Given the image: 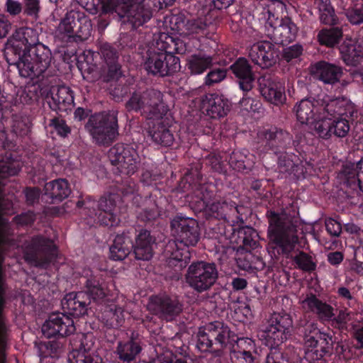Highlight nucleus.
<instances>
[{
	"label": "nucleus",
	"instance_id": "obj_1",
	"mask_svg": "<svg viewBox=\"0 0 363 363\" xmlns=\"http://www.w3.org/2000/svg\"><path fill=\"white\" fill-rule=\"evenodd\" d=\"M138 145L126 143H116L108 152V157L112 165L116 166L118 172L128 177L116 181L112 191L102 196L99 201L87 196L77 202V207L82 213L93 219L101 226L113 227L120 222L116 207L118 201H130L136 207L140 208L137 213L138 220L146 225H152L162 215L155 199L150 194L143 198L137 194V184L130 177L134 174L140 165V157L137 151Z\"/></svg>",
	"mask_w": 363,
	"mask_h": 363
},
{
	"label": "nucleus",
	"instance_id": "obj_2",
	"mask_svg": "<svg viewBox=\"0 0 363 363\" xmlns=\"http://www.w3.org/2000/svg\"><path fill=\"white\" fill-rule=\"evenodd\" d=\"M4 56L10 65L16 66L19 74L30 78L38 86H45L53 75L48 70L52 60L49 48L38 39L36 30L21 27L8 39Z\"/></svg>",
	"mask_w": 363,
	"mask_h": 363
},
{
	"label": "nucleus",
	"instance_id": "obj_3",
	"mask_svg": "<svg viewBox=\"0 0 363 363\" xmlns=\"http://www.w3.org/2000/svg\"><path fill=\"white\" fill-rule=\"evenodd\" d=\"M266 216L269 223L267 250L271 257L277 260L280 257L292 260L303 272L315 271L317 264L313 257L298 248L299 220L295 211L291 214L284 208L280 213L270 208L267 211Z\"/></svg>",
	"mask_w": 363,
	"mask_h": 363
},
{
	"label": "nucleus",
	"instance_id": "obj_4",
	"mask_svg": "<svg viewBox=\"0 0 363 363\" xmlns=\"http://www.w3.org/2000/svg\"><path fill=\"white\" fill-rule=\"evenodd\" d=\"M216 345L215 350L220 347H229L232 363H255L257 347L255 340L238 335L223 321H213L199 328L197 334L196 347L206 350Z\"/></svg>",
	"mask_w": 363,
	"mask_h": 363
},
{
	"label": "nucleus",
	"instance_id": "obj_5",
	"mask_svg": "<svg viewBox=\"0 0 363 363\" xmlns=\"http://www.w3.org/2000/svg\"><path fill=\"white\" fill-rule=\"evenodd\" d=\"M179 187L183 191L192 192L190 205L197 212L219 220H227L232 211H236V204L217 195L218 187L212 182H206L198 170L186 172L181 179Z\"/></svg>",
	"mask_w": 363,
	"mask_h": 363
},
{
	"label": "nucleus",
	"instance_id": "obj_6",
	"mask_svg": "<svg viewBox=\"0 0 363 363\" xmlns=\"http://www.w3.org/2000/svg\"><path fill=\"white\" fill-rule=\"evenodd\" d=\"M175 240L169 242L165 248L167 263L175 272L184 269L191 259L189 247H194L200 239L198 222L189 217L177 214L171 221Z\"/></svg>",
	"mask_w": 363,
	"mask_h": 363
},
{
	"label": "nucleus",
	"instance_id": "obj_7",
	"mask_svg": "<svg viewBox=\"0 0 363 363\" xmlns=\"http://www.w3.org/2000/svg\"><path fill=\"white\" fill-rule=\"evenodd\" d=\"M326 114L315 123L314 130L318 137L328 140L332 136L345 138L351 128L357 110L345 97L333 98L328 104Z\"/></svg>",
	"mask_w": 363,
	"mask_h": 363
},
{
	"label": "nucleus",
	"instance_id": "obj_8",
	"mask_svg": "<svg viewBox=\"0 0 363 363\" xmlns=\"http://www.w3.org/2000/svg\"><path fill=\"white\" fill-rule=\"evenodd\" d=\"M91 112L89 109L78 107L74 112V118L78 121L87 118L84 128L93 143L100 147L111 146L119 135L118 111Z\"/></svg>",
	"mask_w": 363,
	"mask_h": 363
},
{
	"label": "nucleus",
	"instance_id": "obj_9",
	"mask_svg": "<svg viewBox=\"0 0 363 363\" xmlns=\"http://www.w3.org/2000/svg\"><path fill=\"white\" fill-rule=\"evenodd\" d=\"M155 242V237L146 229H141L138 234L134 228L123 231L116 235L110 247V259L123 260L133 250L136 259L150 260L153 256Z\"/></svg>",
	"mask_w": 363,
	"mask_h": 363
},
{
	"label": "nucleus",
	"instance_id": "obj_10",
	"mask_svg": "<svg viewBox=\"0 0 363 363\" xmlns=\"http://www.w3.org/2000/svg\"><path fill=\"white\" fill-rule=\"evenodd\" d=\"M169 48V42L162 40L146 47L142 57L143 68L148 75L164 77L179 70L180 60Z\"/></svg>",
	"mask_w": 363,
	"mask_h": 363
},
{
	"label": "nucleus",
	"instance_id": "obj_11",
	"mask_svg": "<svg viewBox=\"0 0 363 363\" xmlns=\"http://www.w3.org/2000/svg\"><path fill=\"white\" fill-rule=\"evenodd\" d=\"M266 328L258 333L262 344L270 348L265 363H289L284 354L277 347L287 339L292 326V320L288 314L273 313Z\"/></svg>",
	"mask_w": 363,
	"mask_h": 363
},
{
	"label": "nucleus",
	"instance_id": "obj_12",
	"mask_svg": "<svg viewBox=\"0 0 363 363\" xmlns=\"http://www.w3.org/2000/svg\"><path fill=\"white\" fill-rule=\"evenodd\" d=\"M125 108L148 120L162 119L169 111L163 100V94L153 88L133 92L125 103Z\"/></svg>",
	"mask_w": 363,
	"mask_h": 363
},
{
	"label": "nucleus",
	"instance_id": "obj_13",
	"mask_svg": "<svg viewBox=\"0 0 363 363\" xmlns=\"http://www.w3.org/2000/svg\"><path fill=\"white\" fill-rule=\"evenodd\" d=\"M304 343V358L308 362L321 361L330 357L333 350L332 335L321 332L314 323L307 322L298 328Z\"/></svg>",
	"mask_w": 363,
	"mask_h": 363
},
{
	"label": "nucleus",
	"instance_id": "obj_14",
	"mask_svg": "<svg viewBox=\"0 0 363 363\" xmlns=\"http://www.w3.org/2000/svg\"><path fill=\"white\" fill-rule=\"evenodd\" d=\"M91 20L84 11L71 9L61 18L56 36L67 42L84 41L91 35Z\"/></svg>",
	"mask_w": 363,
	"mask_h": 363
},
{
	"label": "nucleus",
	"instance_id": "obj_15",
	"mask_svg": "<svg viewBox=\"0 0 363 363\" xmlns=\"http://www.w3.org/2000/svg\"><path fill=\"white\" fill-rule=\"evenodd\" d=\"M257 149L261 153L278 155L291 145L297 149L298 143L287 130L276 125H265L258 129L256 137Z\"/></svg>",
	"mask_w": 363,
	"mask_h": 363
},
{
	"label": "nucleus",
	"instance_id": "obj_16",
	"mask_svg": "<svg viewBox=\"0 0 363 363\" xmlns=\"http://www.w3.org/2000/svg\"><path fill=\"white\" fill-rule=\"evenodd\" d=\"M59 250L55 242L42 235H34L24 249L26 262L34 267L47 269L57 261Z\"/></svg>",
	"mask_w": 363,
	"mask_h": 363
},
{
	"label": "nucleus",
	"instance_id": "obj_17",
	"mask_svg": "<svg viewBox=\"0 0 363 363\" xmlns=\"http://www.w3.org/2000/svg\"><path fill=\"white\" fill-rule=\"evenodd\" d=\"M317 93H310L306 98L301 99L294 106L296 118L302 124L313 123L323 118L326 114L328 104L332 98L317 87Z\"/></svg>",
	"mask_w": 363,
	"mask_h": 363
},
{
	"label": "nucleus",
	"instance_id": "obj_18",
	"mask_svg": "<svg viewBox=\"0 0 363 363\" xmlns=\"http://www.w3.org/2000/svg\"><path fill=\"white\" fill-rule=\"evenodd\" d=\"M133 43L128 38H121L118 44L101 43L99 45V54L105 64V79L107 82L118 80L123 75L120 56L123 51L132 49Z\"/></svg>",
	"mask_w": 363,
	"mask_h": 363
},
{
	"label": "nucleus",
	"instance_id": "obj_19",
	"mask_svg": "<svg viewBox=\"0 0 363 363\" xmlns=\"http://www.w3.org/2000/svg\"><path fill=\"white\" fill-rule=\"evenodd\" d=\"M298 27L288 16L279 17L267 11L265 34L274 44L287 45L296 40Z\"/></svg>",
	"mask_w": 363,
	"mask_h": 363
},
{
	"label": "nucleus",
	"instance_id": "obj_20",
	"mask_svg": "<svg viewBox=\"0 0 363 363\" xmlns=\"http://www.w3.org/2000/svg\"><path fill=\"white\" fill-rule=\"evenodd\" d=\"M218 272L216 264L205 261L193 262L188 267L186 280L199 293L209 290L216 282Z\"/></svg>",
	"mask_w": 363,
	"mask_h": 363
},
{
	"label": "nucleus",
	"instance_id": "obj_21",
	"mask_svg": "<svg viewBox=\"0 0 363 363\" xmlns=\"http://www.w3.org/2000/svg\"><path fill=\"white\" fill-rule=\"evenodd\" d=\"M147 311L161 320H174L183 311V303L176 296L167 294L152 295L149 298Z\"/></svg>",
	"mask_w": 363,
	"mask_h": 363
},
{
	"label": "nucleus",
	"instance_id": "obj_22",
	"mask_svg": "<svg viewBox=\"0 0 363 363\" xmlns=\"http://www.w3.org/2000/svg\"><path fill=\"white\" fill-rule=\"evenodd\" d=\"M52 82L47 81L45 86H38L41 89L50 87L46 98L50 108L56 113L61 115L62 113H67L74 105V91L66 86H55L56 77H51Z\"/></svg>",
	"mask_w": 363,
	"mask_h": 363
},
{
	"label": "nucleus",
	"instance_id": "obj_23",
	"mask_svg": "<svg viewBox=\"0 0 363 363\" xmlns=\"http://www.w3.org/2000/svg\"><path fill=\"white\" fill-rule=\"evenodd\" d=\"M75 330L73 318L64 312L50 314L41 328L43 335L48 339L64 338L74 334Z\"/></svg>",
	"mask_w": 363,
	"mask_h": 363
},
{
	"label": "nucleus",
	"instance_id": "obj_24",
	"mask_svg": "<svg viewBox=\"0 0 363 363\" xmlns=\"http://www.w3.org/2000/svg\"><path fill=\"white\" fill-rule=\"evenodd\" d=\"M75 330L73 318L64 312L50 314L41 328L43 335L48 339L64 338L74 334Z\"/></svg>",
	"mask_w": 363,
	"mask_h": 363
},
{
	"label": "nucleus",
	"instance_id": "obj_25",
	"mask_svg": "<svg viewBox=\"0 0 363 363\" xmlns=\"http://www.w3.org/2000/svg\"><path fill=\"white\" fill-rule=\"evenodd\" d=\"M259 91L269 103L280 106L286 101L285 85L281 79L271 74H264L258 79Z\"/></svg>",
	"mask_w": 363,
	"mask_h": 363
},
{
	"label": "nucleus",
	"instance_id": "obj_26",
	"mask_svg": "<svg viewBox=\"0 0 363 363\" xmlns=\"http://www.w3.org/2000/svg\"><path fill=\"white\" fill-rule=\"evenodd\" d=\"M79 283L84 289L83 291L89 295L90 301L91 299L103 300L108 294L105 275L101 271L84 269Z\"/></svg>",
	"mask_w": 363,
	"mask_h": 363
},
{
	"label": "nucleus",
	"instance_id": "obj_27",
	"mask_svg": "<svg viewBox=\"0 0 363 363\" xmlns=\"http://www.w3.org/2000/svg\"><path fill=\"white\" fill-rule=\"evenodd\" d=\"M273 43L269 40L254 43L248 50V57L255 65L262 69L272 67L278 58V51Z\"/></svg>",
	"mask_w": 363,
	"mask_h": 363
},
{
	"label": "nucleus",
	"instance_id": "obj_28",
	"mask_svg": "<svg viewBox=\"0 0 363 363\" xmlns=\"http://www.w3.org/2000/svg\"><path fill=\"white\" fill-rule=\"evenodd\" d=\"M174 26L180 35L198 37L206 34L208 24L206 17L179 13L173 17Z\"/></svg>",
	"mask_w": 363,
	"mask_h": 363
},
{
	"label": "nucleus",
	"instance_id": "obj_29",
	"mask_svg": "<svg viewBox=\"0 0 363 363\" xmlns=\"http://www.w3.org/2000/svg\"><path fill=\"white\" fill-rule=\"evenodd\" d=\"M231 103L223 95L217 93H208L201 99V112L212 119L225 117L230 110Z\"/></svg>",
	"mask_w": 363,
	"mask_h": 363
},
{
	"label": "nucleus",
	"instance_id": "obj_30",
	"mask_svg": "<svg viewBox=\"0 0 363 363\" xmlns=\"http://www.w3.org/2000/svg\"><path fill=\"white\" fill-rule=\"evenodd\" d=\"M90 303L89 295L84 291L69 292L61 301L63 312L72 318L86 315Z\"/></svg>",
	"mask_w": 363,
	"mask_h": 363
},
{
	"label": "nucleus",
	"instance_id": "obj_31",
	"mask_svg": "<svg viewBox=\"0 0 363 363\" xmlns=\"http://www.w3.org/2000/svg\"><path fill=\"white\" fill-rule=\"evenodd\" d=\"M311 74L325 84H335L343 75L342 67L334 63L320 60L310 67Z\"/></svg>",
	"mask_w": 363,
	"mask_h": 363
},
{
	"label": "nucleus",
	"instance_id": "obj_32",
	"mask_svg": "<svg viewBox=\"0 0 363 363\" xmlns=\"http://www.w3.org/2000/svg\"><path fill=\"white\" fill-rule=\"evenodd\" d=\"M230 69L237 79L240 89L242 91H251L255 76L249 60L240 57L230 66Z\"/></svg>",
	"mask_w": 363,
	"mask_h": 363
},
{
	"label": "nucleus",
	"instance_id": "obj_33",
	"mask_svg": "<svg viewBox=\"0 0 363 363\" xmlns=\"http://www.w3.org/2000/svg\"><path fill=\"white\" fill-rule=\"evenodd\" d=\"M43 197L46 202L59 203L71 194L70 184L65 179H57L45 183Z\"/></svg>",
	"mask_w": 363,
	"mask_h": 363
},
{
	"label": "nucleus",
	"instance_id": "obj_34",
	"mask_svg": "<svg viewBox=\"0 0 363 363\" xmlns=\"http://www.w3.org/2000/svg\"><path fill=\"white\" fill-rule=\"evenodd\" d=\"M6 276L0 268V363H6V350L9 339V329L2 316L6 304Z\"/></svg>",
	"mask_w": 363,
	"mask_h": 363
},
{
	"label": "nucleus",
	"instance_id": "obj_35",
	"mask_svg": "<svg viewBox=\"0 0 363 363\" xmlns=\"http://www.w3.org/2000/svg\"><path fill=\"white\" fill-rule=\"evenodd\" d=\"M339 51L347 66L357 67L363 62V45L352 38L344 40L339 47Z\"/></svg>",
	"mask_w": 363,
	"mask_h": 363
},
{
	"label": "nucleus",
	"instance_id": "obj_36",
	"mask_svg": "<svg viewBox=\"0 0 363 363\" xmlns=\"http://www.w3.org/2000/svg\"><path fill=\"white\" fill-rule=\"evenodd\" d=\"M303 303L321 323H329L335 315L334 308L325 301L319 299L314 294H308Z\"/></svg>",
	"mask_w": 363,
	"mask_h": 363
},
{
	"label": "nucleus",
	"instance_id": "obj_37",
	"mask_svg": "<svg viewBox=\"0 0 363 363\" xmlns=\"http://www.w3.org/2000/svg\"><path fill=\"white\" fill-rule=\"evenodd\" d=\"M142 350L141 342L131 337L128 340L118 341L115 352L122 362L131 363L135 361Z\"/></svg>",
	"mask_w": 363,
	"mask_h": 363
},
{
	"label": "nucleus",
	"instance_id": "obj_38",
	"mask_svg": "<svg viewBox=\"0 0 363 363\" xmlns=\"http://www.w3.org/2000/svg\"><path fill=\"white\" fill-rule=\"evenodd\" d=\"M68 360L69 363H104L102 357L91 350L86 338L81 340L78 348L72 350Z\"/></svg>",
	"mask_w": 363,
	"mask_h": 363
},
{
	"label": "nucleus",
	"instance_id": "obj_39",
	"mask_svg": "<svg viewBox=\"0 0 363 363\" xmlns=\"http://www.w3.org/2000/svg\"><path fill=\"white\" fill-rule=\"evenodd\" d=\"M148 137L151 141L156 145L169 147H171L174 141V136L170 125L160 122L150 127L147 131Z\"/></svg>",
	"mask_w": 363,
	"mask_h": 363
},
{
	"label": "nucleus",
	"instance_id": "obj_40",
	"mask_svg": "<svg viewBox=\"0 0 363 363\" xmlns=\"http://www.w3.org/2000/svg\"><path fill=\"white\" fill-rule=\"evenodd\" d=\"M228 164L233 170L247 174L254 166L255 156L246 149L234 150L230 155Z\"/></svg>",
	"mask_w": 363,
	"mask_h": 363
},
{
	"label": "nucleus",
	"instance_id": "obj_41",
	"mask_svg": "<svg viewBox=\"0 0 363 363\" xmlns=\"http://www.w3.org/2000/svg\"><path fill=\"white\" fill-rule=\"evenodd\" d=\"M233 236H236L235 242L247 251L254 250L259 245L258 233L250 226L239 228L236 232H234Z\"/></svg>",
	"mask_w": 363,
	"mask_h": 363
},
{
	"label": "nucleus",
	"instance_id": "obj_42",
	"mask_svg": "<svg viewBox=\"0 0 363 363\" xmlns=\"http://www.w3.org/2000/svg\"><path fill=\"white\" fill-rule=\"evenodd\" d=\"M213 65V57L206 54H194L186 60L187 69L193 75L203 74Z\"/></svg>",
	"mask_w": 363,
	"mask_h": 363
},
{
	"label": "nucleus",
	"instance_id": "obj_43",
	"mask_svg": "<svg viewBox=\"0 0 363 363\" xmlns=\"http://www.w3.org/2000/svg\"><path fill=\"white\" fill-rule=\"evenodd\" d=\"M314 4L318 9L321 23L329 26H335L338 23L339 19L330 0H314Z\"/></svg>",
	"mask_w": 363,
	"mask_h": 363
},
{
	"label": "nucleus",
	"instance_id": "obj_44",
	"mask_svg": "<svg viewBox=\"0 0 363 363\" xmlns=\"http://www.w3.org/2000/svg\"><path fill=\"white\" fill-rule=\"evenodd\" d=\"M342 29L340 27L321 29L317 35L320 45L328 48H334L342 38Z\"/></svg>",
	"mask_w": 363,
	"mask_h": 363
},
{
	"label": "nucleus",
	"instance_id": "obj_45",
	"mask_svg": "<svg viewBox=\"0 0 363 363\" xmlns=\"http://www.w3.org/2000/svg\"><path fill=\"white\" fill-rule=\"evenodd\" d=\"M345 184L357 194H363V157L356 164L355 169L348 172Z\"/></svg>",
	"mask_w": 363,
	"mask_h": 363
},
{
	"label": "nucleus",
	"instance_id": "obj_46",
	"mask_svg": "<svg viewBox=\"0 0 363 363\" xmlns=\"http://www.w3.org/2000/svg\"><path fill=\"white\" fill-rule=\"evenodd\" d=\"M63 343L58 340L40 341L36 344L38 354L41 359L57 357L62 351Z\"/></svg>",
	"mask_w": 363,
	"mask_h": 363
},
{
	"label": "nucleus",
	"instance_id": "obj_47",
	"mask_svg": "<svg viewBox=\"0 0 363 363\" xmlns=\"http://www.w3.org/2000/svg\"><path fill=\"white\" fill-rule=\"evenodd\" d=\"M278 167L281 172L292 174L301 162L299 155L294 152H284L279 154Z\"/></svg>",
	"mask_w": 363,
	"mask_h": 363
},
{
	"label": "nucleus",
	"instance_id": "obj_48",
	"mask_svg": "<svg viewBox=\"0 0 363 363\" xmlns=\"http://www.w3.org/2000/svg\"><path fill=\"white\" fill-rule=\"evenodd\" d=\"M343 13L352 26L363 24V4H352L343 9Z\"/></svg>",
	"mask_w": 363,
	"mask_h": 363
},
{
	"label": "nucleus",
	"instance_id": "obj_49",
	"mask_svg": "<svg viewBox=\"0 0 363 363\" xmlns=\"http://www.w3.org/2000/svg\"><path fill=\"white\" fill-rule=\"evenodd\" d=\"M49 126L52 128L57 135L62 138H66L71 134V128L67 124L65 120L59 117L55 116L50 119Z\"/></svg>",
	"mask_w": 363,
	"mask_h": 363
},
{
	"label": "nucleus",
	"instance_id": "obj_50",
	"mask_svg": "<svg viewBox=\"0 0 363 363\" xmlns=\"http://www.w3.org/2000/svg\"><path fill=\"white\" fill-rule=\"evenodd\" d=\"M41 10L40 0H23V13L36 21Z\"/></svg>",
	"mask_w": 363,
	"mask_h": 363
},
{
	"label": "nucleus",
	"instance_id": "obj_51",
	"mask_svg": "<svg viewBox=\"0 0 363 363\" xmlns=\"http://www.w3.org/2000/svg\"><path fill=\"white\" fill-rule=\"evenodd\" d=\"M258 261V257L247 251L243 257H239L238 263L242 269L250 272L257 269L256 264Z\"/></svg>",
	"mask_w": 363,
	"mask_h": 363
},
{
	"label": "nucleus",
	"instance_id": "obj_52",
	"mask_svg": "<svg viewBox=\"0 0 363 363\" xmlns=\"http://www.w3.org/2000/svg\"><path fill=\"white\" fill-rule=\"evenodd\" d=\"M227 76V69L225 68H214L206 74L205 77V84L207 86H212L220 83Z\"/></svg>",
	"mask_w": 363,
	"mask_h": 363
},
{
	"label": "nucleus",
	"instance_id": "obj_53",
	"mask_svg": "<svg viewBox=\"0 0 363 363\" xmlns=\"http://www.w3.org/2000/svg\"><path fill=\"white\" fill-rule=\"evenodd\" d=\"M350 270L357 275L363 276V248H357L350 262Z\"/></svg>",
	"mask_w": 363,
	"mask_h": 363
},
{
	"label": "nucleus",
	"instance_id": "obj_54",
	"mask_svg": "<svg viewBox=\"0 0 363 363\" xmlns=\"http://www.w3.org/2000/svg\"><path fill=\"white\" fill-rule=\"evenodd\" d=\"M124 309L119 306L114 305L110 308L111 325L112 327L121 326L124 322Z\"/></svg>",
	"mask_w": 363,
	"mask_h": 363
},
{
	"label": "nucleus",
	"instance_id": "obj_55",
	"mask_svg": "<svg viewBox=\"0 0 363 363\" xmlns=\"http://www.w3.org/2000/svg\"><path fill=\"white\" fill-rule=\"evenodd\" d=\"M303 46L298 43L284 49L283 58L288 62L298 58L303 53Z\"/></svg>",
	"mask_w": 363,
	"mask_h": 363
},
{
	"label": "nucleus",
	"instance_id": "obj_56",
	"mask_svg": "<svg viewBox=\"0 0 363 363\" xmlns=\"http://www.w3.org/2000/svg\"><path fill=\"white\" fill-rule=\"evenodd\" d=\"M36 219V215L33 211L23 212L13 218L14 222L19 225H30Z\"/></svg>",
	"mask_w": 363,
	"mask_h": 363
},
{
	"label": "nucleus",
	"instance_id": "obj_57",
	"mask_svg": "<svg viewBox=\"0 0 363 363\" xmlns=\"http://www.w3.org/2000/svg\"><path fill=\"white\" fill-rule=\"evenodd\" d=\"M325 228L329 235L333 237H339L342 233L341 223L333 218H328L325 221Z\"/></svg>",
	"mask_w": 363,
	"mask_h": 363
},
{
	"label": "nucleus",
	"instance_id": "obj_58",
	"mask_svg": "<svg viewBox=\"0 0 363 363\" xmlns=\"http://www.w3.org/2000/svg\"><path fill=\"white\" fill-rule=\"evenodd\" d=\"M331 326L340 333L347 331V323L345 318V315L342 311H340L337 317L333 316V319L330 320Z\"/></svg>",
	"mask_w": 363,
	"mask_h": 363
},
{
	"label": "nucleus",
	"instance_id": "obj_59",
	"mask_svg": "<svg viewBox=\"0 0 363 363\" xmlns=\"http://www.w3.org/2000/svg\"><path fill=\"white\" fill-rule=\"evenodd\" d=\"M48 2L52 5L53 13L60 16L67 9L70 0H48Z\"/></svg>",
	"mask_w": 363,
	"mask_h": 363
},
{
	"label": "nucleus",
	"instance_id": "obj_60",
	"mask_svg": "<svg viewBox=\"0 0 363 363\" xmlns=\"http://www.w3.org/2000/svg\"><path fill=\"white\" fill-rule=\"evenodd\" d=\"M206 164L216 172H220L223 170V164L219 155L210 154L206 157Z\"/></svg>",
	"mask_w": 363,
	"mask_h": 363
},
{
	"label": "nucleus",
	"instance_id": "obj_61",
	"mask_svg": "<svg viewBox=\"0 0 363 363\" xmlns=\"http://www.w3.org/2000/svg\"><path fill=\"white\" fill-rule=\"evenodd\" d=\"M215 347H216V345L213 344L212 345V347L211 348H209L208 350H199L201 351V352H210L213 353L214 354V357L213 359V362H214V363H228L226 361V359L223 356V350L224 348H226L227 347H218V349L220 352L219 353L215 350Z\"/></svg>",
	"mask_w": 363,
	"mask_h": 363
},
{
	"label": "nucleus",
	"instance_id": "obj_62",
	"mask_svg": "<svg viewBox=\"0 0 363 363\" xmlns=\"http://www.w3.org/2000/svg\"><path fill=\"white\" fill-rule=\"evenodd\" d=\"M25 194L28 204L33 205L39 199L40 190L38 188L27 187Z\"/></svg>",
	"mask_w": 363,
	"mask_h": 363
},
{
	"label": "nucleus",
	"instance_id": "obj_63",
	"mask_svg": "<svg viewBox=\"0 0 363 363\" xmlns=\"http://www.w3.org/2000/svg\"><path fill=\"white\" fill-rule=\"evenodd\" d=\"M6 6L7 12L12 16L18 15L23 11V5L16 1L7 0Z\"/></svg>",
	"mask_w": 363,
	"mask_h": 363
},
{
	"label": "nucleus",
	"instance_id": "obj_64",
	"mask_svg": "<svg viewBox=\"0 0 363 363\" xmlns=\"http://www.w3.org/2000/svg\"><path fill=\"white\" fill-rule=\"evenodd\" d=\"M344 255L340 251L329 252L327 255L328 262L333 266H338L343 261Z\"/></svg>",
	"mask_w": 363,
	"mask_h": 363
}]
</instances>
